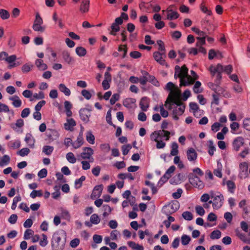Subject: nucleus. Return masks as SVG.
I'll return each mask as SVG.
<instances>
[{"label":"nucleus","mask_w":250,"mask_h":250,"mask_svg":"<svg viewBox=\"0 0 250 250\" xmlns=\"http://www.w3.org/2000/svg\"><path fill=\"white\" fill-rule=\"evenodd\" d=\"M24 125V121L21 119H18L16 121L15 124H13L11 125V127L15 130H16L17 128H21Z\"/></svg>","instance_id":"473e14b6"},{"label":"nucleus","mask_w":250,"mask_h":250,"mask_svg":"<svg viewBox=\"0 0 250 250\" xmlns=\"http://www.w3.org/2000/svg\"><path fill=\"white\" fill-rule=\"evenodd\" d=\"M76 125L75 121L72 119H67L66 122L64 124V127L65 130L72 131L74 130V127Z\"/></svg>","instance_id":"5701e85b"},{"label":"nucleus","mask_w":250,"mask_h":250,"mask_svg":"<svg viewBox=\"0 0 250 250\" xmlns=\"http://www.w3.org/2000/svg\"><path fill=\"white\" fill-rule=\"evenodd\" d=\"M9 100L12 101V105L15 107H19L21 105L22 102L17 96L14 95L11 97Z\"/></svg>","instance_id":"cd10ccee"},{"label":"nucleus","mask_w":250,"mask_h":250,"mask_svg":"<svg viewBox=\"0 0 250 250\" xmlns=\"http://www.w3.org/2000/svg\"><path fill=\"white\" fill-rule=\"evenodd\" d=\"M174 7V5H170L168 6L166 10H163L162 11V15L165 20L173 21L179 18V13L177 11L173 10Z\"/></svg>","instance_id":"0eeeda50"},{"label":"nucleus","mask_w":250,"mask_h":250,"mask_svg":"<svg viewBox=\"0 0 250 250\" xmlns=\"http://www.w3.org/2000/svg\"><path fill=\"white\" fill-rule=\"evenodd\" d=\"M178 145L176 142H173L171 144L170 154L172 156H176L178 153Z\"/></svg>","instance_id":"37998d69"},{"label":"nucleus","mask_w":250,"mask_h":250,"mask_svg":"<svg viewBox=\"0 0 250 250\" xmlns=\"http://www.w3.org/2000/svg\"><path fill=\"white\" fill-rule=\"evenodd\" d=\"M168 123L166 121H164L161 124L162 130H156L152 132L150 138L151 141L156 143V147L158 149L163 148L166 146V141H168L170 138V132L165 129L167 128Z\"/></svg>","instance_id":"f03ea898"},{"label":"nucleus","mask_w":250,"mask_h":250,"mask_svg":"<svg viewBox=\"0 0 250 250\" xmlns=\"http://www.w3.org/2000/svg\"><path fill=\"white\" fill-rule=\"evenodd\" d=\"M118 51L119 52H123L122 58H125L126 57L127 52V45L125 44L124 45H120L118 48Z\"/></svg>","instance_id":"5fc2aeb1"},{"label":"nucleus","mask_w":250,"mask_h":250,"mask_svg":"<svg viewBox=\"0 0 250 250\" xmlns=\"http://www.w3.org/2000/svg\"><path fill=\"white\" fill-rule=\"evenodd\" d=\"M42 192L41 190H34L31 192L30 196L32 198L34 199L37 197H41L42 196Z\"/></svg>","instance_id":"864d4df0"},{"label":"nucleus","mask_w":250,"mask_h":250,"mask_svg":"<svg viewBox=\"0 0 250 250\" xmlns=\"http://www.w3.org/2000/svg\"><path fill=\"white\" fill-rule=\"evenodd\" d=\"M34 231L31 229H26L24 233V239L26 240L29 239L31 236L33 235Z\"/></svg>","instance_id":"338daca9"},{"label":"nucleus","mask_w":250,"mask_h":250,"mask_svg":"<svg viewBox=\"0 0 250 250\" xmlns=\"http://www.w3.org/2000/svg\"><path fill=\"white\" fill-rule=\"evenodd\" d=\"M200 9L201 10L204 12V13L207 14L208 15H210L211 14V12L210 10H209L208 8L206 6L205 3L202 2L200 5Z\"/></svg>","instance_id":"69168bd1"},{"label":"nucleus","mask_w":250,"mask_h":250,"mask_svg":"<svg viewBox=\"0 0 250 250\" xmlns=\"http://www.w3.org/2000/svg\"><path fill=\"white\" fill-rule=\"evenodd\" d=\"M211 198L212 200L209 201V203H212L214 209H219L222 206L224 196L221 193H219L218 195H213L211 196Z\"/></svg>","instance_id":"6e6552de"},{"label":"nucleus","mask_w":250,"mask_h":250,"mask_svg":"<svg viewBox=\"0 0 250 250\" xmlns=\"http://www.w3.org/2000/svg\"><path fill=\"white\" fill-rule=\"evenodd\" d=\"M209 71L212 76H214L216 73L219 75L223 72V66L220 64L216 65H211L209 68Z\"/></svg>","instance_id":"aec40b11"},{"label":"nucleus","mask_w":250,"mask_h":250,"mask_svg":"<svg viewBox=\"0 0 250 250\" xmlns=\"http://www.w3.org/2000/svg\"><path fill=\"white\" fill-rule=\"evenodd\" d=\"M100 149L103 151L107 153L110 150V146L109 144H103L100 145Z\"/></svg>","instance_id":"0e129e2a"},{"label":"nucleus","mask_w":250,"mask_h":250,"mask_svg":"<svg viewBox=\"0 0 250 250\" xmlns=\"http://www.w3.org/2000/svg\"><path fill=\"white\" fill-rule=\"evenodd\" d=\"M89 0H82L80 6V11L81 13H87L89 9Z\"/></svg>","instance_id":"393cba45"},{"label":"nucleus","mask_w":250,"mask_h":250,"mask_svg":"<svg viewBox=\"0 0 250 250\" xmlns=\"http://www.w3.org/2000/svg\"><path fill=\"white\" fill-rule=\"evenodd\" d=\"M81 119L85 123L89 121V118L91 116V110L87 108H82L79 111Z\"/></svg>","instance_id":"f8f14e48"},{"label":"nucleus","mask_w":250,"mask_h":250,"mask_svg":"<svg viewBox=\"0 0 250 250\" xmlns=\"http://www.w3.org/2000/svg\"><path fill=\"white\" fill-rule=\"evenodd\" d=\"M30 149L28 148H23L21 149L18 152V154L21 156L24 157L27 155L30 152Z\"/></svg>","instance_id":"680f3d73"},{"label":"nucleus","mask_w":250,"mask_h":250,"mask_svg":"<svg viewBox=\"0 0 250 250\" xmlns=\"http://www.w3.org/2000/svg\"><path fill=\"white\" fill-rule=\"evenodd\" d=\"M191 30L195 32L196 34H197L199 37H202L204 36H206V33L204 31H201L199 29L196 27H192L191 28Z\"/></svg>","instance_id":"bf43d9fd"},{"label":"nucleus","mask_w":250,"mask_h":250,"mask_svg":"<svg viewBox=\"0 0 250 250\" xmlns=\"http://www.w3.org/2000/svg\"><path fill=\"white\" fill-rule=\"evenodd\" d=\"M34 67L33 64L31 63H27L24 64L21 67V70L23 73H28L30 72L33 67Z\"/></svg>","instance_id":"58836bf2"},{"label":"nucleus","mask_w":250,"mask_h":250,"mask_svg":"<svg viewBox=\"0 0 250 250\" xmlns=\"http://www.w3.org/2000/svg\"><path fill=\"white\" fill-rule=\"evenodd\" d=\"M25 141L30 147L33 148L34 147L35 139L31 134L27 133L26 134Z\"/></svg>","instance_id":"a878e982"},{"label":"nucleus","mask_w":250,"mask_h":250,"mask_svg":"<svg viewBox=\"0 0 250 250\" xmlns=\"http://www.w3.org/2000/svg\"><path fill=\"white\" fill-rule=\"evenodd\" d=\"M150 100L146 97H143L139 103V106L143 111H146L149 107Z\"/></svg>","instance_id":"6ab92c4d"},{"label":"nucleus","mask_w":250,"mask_h":250,"mask_svg":"<svg viewBox=\"0 0 250 250\" xmlns=\"http://www.w3.org/2000/svg\"><path fill=\"white\" fill-rule=\"evenodd\" d=\"M33 29L34 31L40 32H43L45 30V27L42 24H33Z\"/></svg>","instance_id":"8fccbe9b"},{"label":"nucleus","mask_w":250,"mask_h":250,"mask_svg":"<svg viewBox=\"0 0 250 250\" xmlns=\"http://www.w3.org/2000/svg\"><path fill=\"white\" fill-rule=\"evenodd\" d=\"M46 135L49 141L57 140L60 137V134L58 131L53 129H48L46 132Z\"/></svg>","instance_id":"4468645a"},{"label":"nucleus","mask_w":250,"mask_h":250,"mask_svg":"<svg viewBox=\"0 0 250 250\" xmlns=\"http://www.w3.org/2000/svg\"><path fill=\"white\" fill-rule=\"evenodd\" d=\"M208 153L210 156L214 154V152L216 150V148L214 145L213 142L212 140H209L208 142Z\"/></svg>","instance_id":"72a5a7b5"},{"label":"nucleus","mask_w":250,"mask_h":250,"mask_svg":"<svg viewBox=\"0 0 250 250\" xmlns=\"http://www.w3.org/2000/svg\"><path fill=\"white\" fill-rule=\"evenodd\" d=\"M195 211L197 214L200 216H203L205 213L204 208L199 205H197L195 207Z\"/></svg>","instance_id":"052dcab7"},{"label":"nucleus","mask_w":250,"mask_h":250,"mask_svg":"<svg viewBox=\"0 0 250 250\" xmlns=\"http://www.w3.org/2000/svg\"><path fill=\"white\" fill-rule=\"evenodd\" d=\"M188 160L194 164L197 158V153L193 148H189L187 151Z\"/></svg>","instance_id":"ddd939ff"},{"label":"nucleus","mask_w":250,"mask_h":250,"mask_svg":"<svg viewBox=\"0 0 250 250\" xmlns=\"http://www.w3.org/2000/svg\"><path fill=\"white\" fill-rule=\"evenodd\" d=\"M10 161V157L8 155H3L2 157H0V167H3L9 164Z\"/></svg>","instance_id":"c85d7f7f"},{"label":"nucleus","mask_w":250,"mask_h":250,"mask_svg":"<svg viewBox=\"0 0 250 250\" xmlns=\"http://www.w3.org/2000/svg\"><path fill=\"white\" fill-rule=\"evenodd\" d=\"M86 141L91 145H93L95 143V137L93 135L91 131H89L86 133Z\"/></svg>","instance_id":"2f4dec72"},{"label":"nucleus","mask_w":250,"mask_h":250,"mask_svg":"<svg viewBox=\"0 0 250 250\" xmlns=\"http://www.w3.org/2000/svg\"><path fill=\"white\" fill-rule=\"evenodd\" d=\"M0 17L3 20H7L10 18V13L5 9H0Z\"/></svg>","instance_id":"e433bc0d"},{"label":"nucleus","mask_w":250,"mask_h":250,"mask_svg":"<svg viewBox=\"0 0 250 250\" xmlns=\"http://www.w3.org/2000/svg\"><path fill=\"white\" fill-rule=\"evenodd\" d=\"M8 146L14 149L18 148L21 146V142L19 140L11 141L8 143Z\"/></svg>","instance_id":"79ce46f5"},{"label":"nucleus","mask_w":250,"mask_h":250,"mask_svg":"<svg viewBox=\"0 0 250 250\" xmlns=\"http://www.w3.org/2000/svg\"><path fill=\"white\" fill-rule=\"evenodd\" d=\"M59 89L60 91L62 92L65 96H69L71 94V91L70 89L67 88L65 84L61 83L59 84Z\"/></svg>","instance_id":"7c9ffc66"},{"label":"nucleus","mask_w":250,"mask_h":250,"mask_svg":"<svg viewBox=\"0 0 250 250\" xmlns=\"http://www.w3.org/2000/svg\"><path fill=\"white\" fill-rule=\"evenodd\" d=\"M239 124L237 122H233L230 125V127L231 129V132L233 134H235L236 131L239 128Z\"/></svg>","instance_id":"6e6d98bb"},{"label":"nucleus","mask_w":250,"mask_h":250,"mask_svg":"<svg viewBox=\"0 0 250 250\" xmlns=\"http://www.w3.org/2000/svg\"><path fill=\"white\" fill-rule=\"evenodd\" d=\"M165 105L168 109L172 110V117L175 120L179 119V117L184 113L185 110V104L181 101L180 97L170 100L167 104L166 102Z\"/></svg>","instance_id":"7ed1b4c3"},{"label":"nucleus","mask_w":250,"mask_h":250,"mask_svg":"<svg viewBox=\"0 0 250 250\" xmlns=\"http://www.w3.org/2000/svg\"><path fill=\"white\" fill-rule=\"evenodd\" d=\"M84 143L83 132H80L77 137V140L72 144V146L75 149L80 148Z\"/></svg>","instance_id":"4be33fe9"},{"label":"nucleus","mask_w":250,"mask_h":250,"mask_svg":"<svg viewBox=\"0 0 250 250\" xmlns=\"http://www.w3.org/2000/svg\"><path fill=\"white\" fill-rule=\"evenodd\" d=\"M86 50L83 47H77L76 48V53L80 57H83L86 54Z\"/></svg>","instance_id":"ea45409f"},{"label":"nucleus","mask_w":250,"mask_h":250,"mask_svg":"<svg viewBox=\"0 0 250 250\" xmlns=\"http://www.w3.org/2000/svg\"><path fill=\"white\" fill-rule=\"evenodd\" d=\"M222 185L223 186L226 185L228 190L230 193L232 194L234 193L236 188V185L233 181L231 180L226 181L225 179H223Z\"/></svg>","instance_id":"a211bd4d"},{"label":"nucleus","mask_w":250,"mask_h":250,"mask_svg":"<svg viewBox=\"0 0 250 250\" xmlns=\"http://www.w3.org/2000/svg\"><path fill=\"white\" fill-rule=\"evenodd\" d=\"M189 183L194 187L198 188L199 189H202L204 187V183L201 181L197 175H195L193 174H190L189 177Z\"/></svg>","instance_id":"9d476101"},{"label":"nucleus","mask_w":250,"mask_h":250,"mask_svg":"<svg viewBox=\"0 0 250 250\" xmlns=\"http://www.w3.org/2000/svg\"><path fill=\"white\" fill-rule=\"evenodd\" d=\"M85 180L84 176H81L79 179H76L75 181L76 188H79L81 187L83 182Z\"/></svg>","instance_id":"3c124183"},{"label":"nucleus","mask_w":250,"mask_h":250,"mask_svg":"<svg viewBox=\"0 0 250 250\" xmlns=\"http://www.w3.org/2000/svg\"><path fill=\"white\" fill-rule=\"evenodd\" d=\"M222 166L221 164L218 163L217 167L214 169L213 174L219 178H222Z\"/></svg>","instance_id":"f704fd0d"},{"label":"nucleus","mask_w":250,"mask_h":250,"mask_svg":"<svg viewBox=\"0 0 250 250\" xmlns=\"http://www.w3.org/2000/svg\"><path fill=\"white\" fill-rule=\"evenodd\" d=\"M35 64L40 70H45L47 68V65L43 62V60L41 59H37L35 61Z\"/></svg>","instance_id":"c756f323"},{"label":"nucleus","mask_w":250,"mask_h":250,"mask_svg":"<svg viewBox=\"0 0 250 250\" xmlns=\"http://www.w3.org/2000/svg\"><path fill=\"white\" fill-rule=\"evenodd\" d=\"M191 238L189 236L184 234L181 237V243L183 245H187L190 242Z\"/></svg>","instance_id":"09e8293b"},{"label":"nucleus","mask_w":250,"mask_h":250,"mask_svg":"<svg viewBox=\"0 0 250 250\" xmlns=\"http://www.w3.org/2000/svg\"><path fill=\"white\" fill-rule=\"evenodd\" d=\"M111 82V75L108 72H105L104 75V80L102 82V86L104 90H107L110 88Z\"/></svg>","instance_id":"2eb2a0df"},{"label":"nucleus","mask_w":250,"mask_h":250,"mask_svg":"<svg viewBox=\"0 0 250 250\" xmlns=\"http://www.w3.org/2000/svg\"><path fill=\"white\" fill-rule=\"evenodd\" d=\"M244 144V139L242 137L236 138L232 143V147L236 151L239 150L240 147Z\"/></svg>","instance_id":"f3484780"},{"label":"nucleus","mask_w":250,"mask_h":250,"mask_svg":"<svg viewBox=\"0 0 250 250\" xmlns=\"http://www.w3.org/2000/svg\"><path fill=\"white\" fill-rule=\"evenodd\" d=\"M148 82H150V83H151L152 84L158 87L160 86L159 81L154 76L149 75Z\"/></svg>","instance_id":"603ef678"},{"label":"nucleus","mask_w":250,"mask_h":250,"mask_svg":"<svg viewBox=\"0 0 250 250\" xmlns=\"http://www.w3.org/2000/svg\"><path fill=\"white\" fill-rule=\"evenodd\" d=\"M103 207L104 209V212L103 214V215L104 217H107L108 215H109V214L111 213L112 209L109 206L107 205H104Z\"/></svg>","instance_id":"de8ad7c7"},{"label":"nucleus","mask_w":250,"mask_h":250,"mask_svg":"<svg viewBox=\"0 0 250 250\" xmlns=\"http://www.w3.org/2000/svg\"><path fill=\"white\" fill-rule=\"evenodd\" d=\"M42 238L40 241V245L42 247H45L46 246L48 242L47 240V236L44 234H42Z\"/></svg>","instance_id":"13d9d810"},{"label":"nucleus","mask_w":250,"mask_h":250,"mask_svg":"<svg viewBox=\"0 0 250 250\" xmlns=\"http://www.w3.org/2000/svg\"><path fill=\"white\" fill-rule=\"evenodd\" d=\"M66 158L71 164H74L77 161V159L72 152L67 153L66 155Z\"/></svg>","instance_id":"a19ab883"},{"label":"nucleus","mask_w":250,"mask_h":250,"mask_svg":"<svg viewBox=\"0 0 250 250\" xmlns=\"http://www.w3.org/2000/svg\"><path fill=\"white\" fill-rule=\"evenodd\" d=\"M62 55L64 61L67 64H71L74 63L75 60L73 58L70 56V53L67 50L62 51Z\"/></svg>","instance_id":"412c9836"},{"label":"nucleus","mask_w":250,"mask_h":250,"mask_svg":"<svg viewBox=\"0 0 250 250\" xmlns=\"http://www.w3.org/2000/svg\"><path fill=\"white\" fill-rule=\"evenodd\" d=\"M248 176V164L247 162L241 163L239 165V177L245 179Z\"/></svg>","instance_id":"9b49d317"},{"label":"nucleus","mask_w":250,"mask_h":250,"mask_svg":"<svg viewBox=\"0 0 250 250\" xmlns=\"http://www.w3.org/2000/svg\"><path fill=\"white\" fill-rule=\"evenodd\" d=\"M131 148V146L130 144L123 146L122 147L123 154L124 155H127Z\"/></svg>","instance_id":"e2e57ef3"},{"label":"nucleus","mask_w":250,"mask_h":250,"mask_svg":"<svg viewBox=\"0 0 250 250\" xmlns=\"http://www.w3.org/2000/svg\"><path fill=\"white\" fill-rule=\"evenodd\" d=\"M94 154V150L90 147H84L83 148L82 152L79 156L83 160H88L90 162L92 163L94 161V158L92 155Z\"/></svg>","instance_id":"1a4fd4ad"},{"label":"nucleus","mask_w":250,"mask_h":250,"mask_svg":"<svg viewBox=\"0 0 250 250\" xmlns=\"http://www.w3.org/2000/svg\"><path fill=\"white\" fill-rule=\"evenodd\" d=\"M166 89L170 92L166 100V104H167L170 100L180 97V91L179 89L172 82H168L167 84Z\"/></svg>","instance_id":"423d86ee"},{"label":"nucleus","mask_w":250,"mask_h":250,"mask_svg":"<svg viewBox=\"0 0 250 250\" xmlns=\"http://www.w3.org/2000/svg\"><path fill=\"white\" fill-rule=\"evenodd\" d=\"M235 232L236 235L239 238V239L245 243L250 244V238H248L246 234L243 233L239 229H235Z\"/></svg>","instance_id":"b1692460"},{"label":"nucleus","mask_w":250,"mask_h":250,"mask_svg":"<svg viewBox=\"0 0 250 250\" xmlns=\"http://www.w3.org/2000/svg\"><path fill=\"white\" fill-rule=\"evenodd\" d=\"M54 150V147L50 146H44L42 148V152L46 155H50Z\"/></svg>","instance_id":"4c0bfd02"},{"label":"nucleus","mask_w":250,"mask_h":250,"mask_svg":"<svg viewBox=\"0 0 250 250\" xmlns=\"http://www.w3.org/2000/svg\"><path fill=\"white\" fill-rule=\"evenodd\" d=\"M188 68L185 65L180 67L176 65L175 67L174 78L180 79V85L188 86L194 83L195 81L198 79V76L193 70L190 71L191 76L188 75Z\"/></svg>","instance_id":"f257e3e1"},{"label":"nucleus","mask_w":250,"mask_h":250,"mask_svg":"<svg viewBox=\"0 0 250 250\" xmlns=\"http://www.w3.org/2000/svg\"><path fill=\"white\" fill-rule=\"evenodd\" d=\"M163 56H165V52H155L153 53L155 60L161 65H165L166 64V62Z\"/></svg>","instance_id":"dca6fc26"},{"label":"nucleus","mask_w":250,"mask_h":250,"mask_svg":"<svg viewBox=\"0 0 250 250\" xmlns=\"http://www.w3.org/2000/svg\"><path fill=\"white\" fill-rule=\"evenodd\" d=\"M66 239L65 231L59 230L53 235L51 240L52 250H63L64 248Z\"/></svg>","instance_id":"20e7f679"},{"label":"nucleus","mask_w":250,"mask_h":250,"mask_svg":"<svg viewBox=\"0 0 250 250\" xmlns=\"http://www.w3.org/2000/svg\"><path fill=\"white\" fill-rule=\"evenodd\" d=\"M221 232L219 230H213L210 235V237L211 239H218L221 237Z\"/></svg>","instance_id":"c03bdc74"},{"label":"nucleus","mask_w":250,"mask_h":250,"mask_svg":"<svg viewBox=\"0 0 250 250\" xmlns=\"http://www.w3.org/2000/svg\"><path fill=\"white\" fill-rule=\"evenodd\" d=\"M201 83L199 81H196L193 87V90L195 93L198 94L202 92L203 89L201 88Z\"/></svg>","instance_id":"c9c22d12"},{"label":"nucleus","mask_w":250,"mask_h":250,"mask_svg":"<svg viewBox=\"0 0 250 250\" xmlns=\"http://www.w3.org/2000/svg\"><path fill=\"white\" fill-rule=\"evenodd\" d=\"M135 198L134 197H131V199H126L122 202V206L123 208L127 207L129 205L133 206L134 203Z\"/></svg>","instance_id":"a18cd8bd"},{"label":"nucleus","mask_w":250,"mask_h":250,"mask_svg":"<svg viewBox=\"0 0 250 250\" xmlns=\"http://www.w3.org/2000/svg\"><path fill=\"white\" fill-rule=\"evenodd\" d=\"M182 217L186 220L190 221L193 219V215L189 211H184L182 213Z\"/></svg>","instance_id":"4d7b16f0"},{"label":"nucleus","mask_w":250,"mask_h":250,"mask_svg":"<svg viewBox=\"0 0 250 250\" xmlns=\"http://www.w3.org/2000/svg\"><path fill=\"white\" fill-rule=\"evenodd\" d=\"M90 222L94 225L98 224L101 221L100 218L97 214H93L90 217Z\"/></svg>","instance_id":"49530a36"},{"label":"nucleus","mask_w":250,"mask_h":250,"mask_svg":"<svg viewBox=\"0 0 250 250\" xmlns=\"http://www.w3.org/2000/svg\"><path fill=\"white\" fill-rule=\"evenodd\" d=\"M17 57L15 55L8 56L7 52L2 51L0 52V61H4L8 63V68H12L20 65L21 62H15Z\"/></svg>","instance_id":"39448f33"},{"label":"nucleus","mask_w":250,"mask_h":250,"mask_svg":"<svg viewBox=\"0 0 250 250\" xmlns=\"http://www.w3.org/2000/svg\"><path fill=\"white\" fill-rule=\"evenodd\" d=\"M103 188L104 187L103 185L96 186L94 188L91 196L92 197L93 196H94L95 197H100L102 194Z\"/></svg>","instance_id":"bb28decb"},{"label":"nucleus","mask_w":250,"mask_h":250,"mask_svg":"<svg viewBox=\"0 0 250 250\" xmlns=\"http://www.w3.org/2000/svg\"><path fill=\"white\" fill-rule=\"evenodd\" d=\"M243 126L247 130L250 131V119L247 118L244 120Z\"/></svg>","instance_id":"774afa93"}]
</instances>
